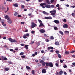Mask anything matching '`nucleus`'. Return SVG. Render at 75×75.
I'll return each instance as SVG.
<instances>
[{"label": "nucleus", "mask_w": 75, "mask_h": 75, "mask_svg": "<svg viewBox=\"0 0 75 75\" xmlns=\"http://www.w3.org/2000/svg\"><path fill=\"white\" fill-rule=\"evenodd\" d=\"M8 24H11V23H12V21L11 20V19H10V20H8Z\"/></svg>", "instance_id": "nucleus-12"}, {"label": "nucleus", "mask_w": 75, "mask_h": 75, "mask_svg": "<svg viewBox=\"0 0 75 75\" xmlns=\"http://www.w3.org/2000/svg\"><path fill=\"white\" fill-rule=\"evenodd\" d=\"M45 7L46 8H51V6L50 5H46L45 6Z\"/></svg>", "instance_id": "nucleus-13"}, {"label": "nucleus", "mask_w": 75, "mask_h": 75, "mask_svg": "<svg viewBox=\"0 0 75 75\" xmlns=\"http://www.w3.org/2000/svg\"><path fill=\"white\" fill-rule=\"evenodd\" d=\"M50 39L51 40H54V38L53 36H51L50 38Z\"/></svg>", "instance_id": "nucleus-28"}, {"label": "nucleus", "mask_w": 75, "mask_h": 75, "mask_svg": "<svg viewBox=\"0 0 75 75\" xmlns=\"http://www.w3.org/2000/svg\"><path fill=\"white\" fill-rule=\"evenodd\" d=\"M5 19H6L7 20H10V18L8 17V15H6L5 16Z\"/></svg>", "instance_id": "nucleus-5"}, {"label": "nucleus", "mask_w": 75, "mask_h": 75, "mask_svg": "<svg viewBox=\"0 0 75 75\" xmlns=\"http://www.w3.org/2000/svg\"><path fill=\"white\" fill-rule=\"evenodd\" d=\"M60 62L61 63H63V61L61 59L60 60Z\"/></svg>", "instance_id": "nucleus-53"}, {"label": "nucleus", "mask_w": 75, "mask_h": 75, "mask_svg": "<svg viewBox=\"0 0 75 75\" xmlns=\"http://www.w3.org/2000/svg\"><path fill=\"white\" fill-rule=\"evenodd\" d=\"M9 50L10 51H13V49H10V50Z\"/></svg>", "instance_id": "nucleus-63"}, {"label": "nucleus", "mask_w": 75, "mask_h": 75, "mask_svg": "<svg viewBox=\"0 0 75 75\" xmlns=\"http://www.w3.org/2000/svg\"><path fill=\"white\" fill-rule=\"evenodd\" d=\"M63 67L64 68H66L67 67V66L66 65H65L63 66Z\"/></svg>", "instance_id": "nucleus-51"}, {"label": "nucleus", "mask_w": 75, "mask_h": 75, "mask_svg": "<svg viewBox=\"0 0 75 75\" xmlns=\"http://www.w3.org/2000/svg\"><path fill=\"white\" fill-rule=\"evenodd\" d=\"M18 17H21L22 16H21V15H18Z\"/></svg>", "instance_id": "nucleus-50"}, {"label": "nucleus", "mask_w": 75, "mask_h": 75, "mask_svg": "<svg viewBox=\"0 0 75 75\" xmlns=\"http://www.w3.org/2000/svg\"><path fill=\"white\" fill-rule=\"evenodd\" d=\"M58 57L59 58H61V55L60 54H58Z\"/></svg>", "instance_id": "nucleus-21"}, {"label": "nucleus", "mask_w": 75, "mask_h": 75, "mask_svg": "<svg viewBox=\"0 0 75 75\" xmlns=\"http://www.w3.org/2000/svg\"><path fill=\"white\" fill-rule=\"evenodd\" d=\"M42 73H44V74H45V73H46L47 72V70L46 69H43L42 70Z\"/></svg>", "instance_id": "nucleus-9"}, {"label": "nucleus", "mask_w": 75, "mask_h": 75, "mask_svg": "<svg viewBox=\"0 0 75 75\" xmlns=\"http://www.w3.org/2000/svg\"><path fill=\"white\" fill-rule=\"evenodd\" d=\"M54 29L55 30H58V28L57 27H54Z\"/></svg>", "instance_id": "nucleus-25"}, {"label": "nucleus", "mask_w": 75, "mask_h": 75, "mask_svg": "<svg viewBox=\"0 0 75 75\" xmlns=\"http://www.w3.org/2000/svg\"><path fill=\"white\" fill-rule=\"evenodd\" d=\"M54 22L56 24H59V21L58 20H55L54 21Z\"/></svg>", "instance_id": "nucleus-10"}, {"label": "nucleus", "mask_w": 75, "mask_h": 75, "mask_svg": "<svg viewBox=\"0 0 75 75\" xmlns=\"http://www.w3.org/2000/svg\"><path fill=\"white\" fill-rule=\"evenodd\" d=\"M38 21H39V22L40 23H42V21H41L40 19H38Z\"/></svg>", "instance_id": "nucleus-34"}, {"label": "nucleus", "mask_w": 75, "mask_h": 75, "mask_svg": "<svg viewBox=\"0 0 75 75\" xmlns=\"http://www.w3.org/2000/svg\"><path fill=\"white\" fill-rule=\"evenodd\" d=\"M8 40L10 41L11 42H17V41L16 40V39H13V40L12 38H10L8 39Z\"/></svg>", "instance_id": "nucleus-2"}, {"label": "nucleus", "mask_w": 75, "mask_h": 75, "mask_svg": "<svg viewBox=\"0 0 75 75\" xmlns=\"http://www.w3.org/2000/svg\"><path fill=\"white\" fill-rule=\"evenodd\" d=\"M55 15V13H52L51 14V15H52V16H53Z\"/></svg>", "instance_id": "nucleus-44"}, {"label": "nucleus", "mask_w": 75, "mask_h": 75, "mask_svg": "<svg viewBox=\"0 0 75 75\" xmlns=\"http://www.w3.org/2000/svg\"><path fill=\"white\" fill-rule=\"evenodd\" d=\"M17 14H18V13H17V12H15V14H14V16H17Z\"/></svg>", "instance_id": "nucleus-41"}, {"label": "nucleus", "mask_w": 75, "mask_h": 75, "mask_svg": "<svg viewBox=\"0 0 75 75\" xmlns=\"http://www.w3.org/2000/svg\"><path fill=\"white\" fill-rule=\"evenodd\" d=\"M24 54V52H21L20 54V55H23Z\"/></svg>", "instance_id": "nucleus-35"}, {"label": "nucleus", "mask_w": 75, "mask_h": 75, "mask_svg": "<svg viewBox=\"0 0 75 75\" xmlns=\"http://www.w3.org/2000/svg\"><path fill=\"white\" fill-rule=\"evenodd\" d=\"M55 65L56 66V67H58L59 66V64H58V63H55Z\"/></svg>", "instance_id": "nucleus-42"}, {"label": "nucleus", "mask_w": 75, "mask_h": 75, "mask_svg": "<svg viewBox=\"0 0 75 75\" xmlns=\"http://www.w3.org/2000/svg\"><path fill=\"white\" fill-rule=\"evenodd\" d=\"M5 70L6 71H8V70H9V68H5Z\"/></svg>", "instance_id": "nucleus-31"}, {"label": "nucleus", "mask_w": 75, "mask_h": 75, "mask_svg": "<svg viewBox=\"0 0 75 75\" xmlns=\"http://www.w3.org/2000/svg\"><path fill=\"white\" fill-rule=\"evenodd\" d=\"M45 19H46L47 20L48 19V17H45Z\"/></svg>", "instance_id": "nucleus-56"}, {"label": "nucleus", "mask_w": 75, "mask_h": 75, "mask_svg": "<svg viewBox=\"0 0 75 75\" xmlns=\"http://www.w3.org/2000/svg\"><path fill=\"white\" fill-rule=\"evenodd\" d=\"M38 67H40L41 66V64H40V63H38Z\"/></svg>", "instance_id": "nucleus-47"}, {"label": "nucleus", "mask_w": 75, "mask_h": 75, "mask_svg": "<svg viewBox=\"0 0 75 75\" xmlns=\"http://www.w3.org/2000/svg\"><path fill=\"white\" fill-rule=\"evenodd\" d=\"M56 7H59V4H57L56 5Z\"/></svg>", "instance_id": "nucleus-43"}, {"label": "nucleus", "mask_w": 75, "mask_h": 75, "mask_svg": "<svg viewBox=\"0 0 75 75\" xmlns=\"http://www.w3.org/2000/svg\"><path fill=\"white\" fill-rule=\"evenodd\" d=\"M46 2L48 4H50L51 3H50V1L49 0H46Z\"/></svg>", "instance_id": "nucleus-14"}, {"label": "nucleus", "mask_w": 75, "mask_h": 75, "mask_svg": "<svg viewBox=\"0 0 75 75\" xmlns=\"http://www.w3.org/2000/svg\"><path fill=\"white\" fill-rule=\"evenodd\" d=\"M45 64L46 66V67H50L52 68V67H53L54 66V65L52 64V63L51 62L49 63L48 62H46Z\"/></svg>", "instance_id": "nucleus-1"}, {"label": "nucleus", "mask_w": 75, "mask_h": 75, "mask_svg": "<svg viewBox=\"0 0 75 75\" xmlns=\"http://www.w3.org/2000/svg\"><path fill=\"white\" fill-rule=\"evenodd\" d=\"M56 75H59V72H57L56 73Z\"/></svg>", "instance_id": "nucleus-60"}, {"label": "nucleus", "mask_w": 75, "mask_h": 75, "mask_svg": "<svg viewBox=\"0 0 75 75\" xmlns=\"http://www.w3.org/2000/svg\"><path fill=\"white\" fill-rule=\"evenodd\" d=\"M42 13L43 14H46V15H48V13L46 12H45L44 11H43Z\"/></svg>", "instance_id": "nucleus-17"}, {"label": "nucleus", "mask_w": 75, "mask_h": 75, "mask_svg": "<svg viewBox=\"0 0 75 75\" xmlns=\"http://www.w3.org/2000/svg\"><path fill=\"white\" fill-rule=\"evenodd\" d=\"M32 73L33 74V75H34L35 74V72L34 70L32 71Z\"/></svg>", "instance_id": "nucleus-32"}, {"label": "nucleus", "mask_w": 75, "mask_h": 75, "mask_svg": "<svg viewBox=\"0 0 75 75\" xmlns=\"http://www.w3.org/2000/svg\"><path fill=\"white\" fill-rule=\"evenodd\" d=\"M71 16H73V17H74V16H75V13H72L71 14Z\"/></svg>", "instance_id": "nucleus-29"}, {"label": "nucleus", "mask_w": 75, "mask_h": 75, "mask_svg": "<svg viewBox=\"0 0 75 75\" xmlns=\"http://www.w3.org/2000/svg\"><path fill=\"white\" fill-rule=\"evenodd\" d=\"M65 33L66 34H69V31H66L65 32Z\"/></svg>", "instance_id": "nucleus-39"}, {"label": "nucleus", "mask_w": 75, "mask_h": 75, "mask_svg": "<svg viewBox=\"0 0 75 75\" xmlns=\"http://www.w3.org/2000/svg\"><path fill=\"white\" fill-rule=\"evenodd\" d=\"M40 31L41 33H45V31L43 29L40 30Z\"/></svg>", "instance_id": "nucleus-11"}, {"label": "nucleus", "mask_w": 75, "mask_h": 75, "mask_svg": "<svg viewBox=\"0 0 75 75\" xmlns=\"http://www.w3.org/2000/svg\"><path fill=\"white\" fill-rule=\"evenodd\" d=\"M56 54H59V51H55Z\"/></svg>", "instance_id": "nucleus-37"}, {"label": "nucleus", "mask_w": 75, "mask_h": 75, "mask_svg": "<svg viewBox=\"0 0 75 75\" xmlns=\"http://www.w3.org/2000/svg\"><path fill=\"white\" fill-rule=\"evenodd\" d=\"M13 6L14 7H18V4H17V3L14 4Z\"/></svg>", "instance_id": "nucleus-16"}, {"label": "nucleus", "mask_w": 75, "mask_h": 75, "mask_svg": "<svg viewBox=\"0 0 75 75\" xmlns=\"http://www.w3.org/2000/svg\"><path fill=\"white\" fill-rule=\"evenodd\" d=\"M59 75H62V74H63V71H62V70H61L59 72Z\"/></svg>", "instance_id": "nucleus-15"}, {"label": "nucleus", "mask_w": 75, "mask_h": 75, "mask_svg": "<svg viewBox=\"0 0 75 75\" xmlns=\"http://www.w3.org/2000/svg\"><path fill=\"white\" fill-rule=\"evenodd\" d=\"M31 24L32 25L31 26V27H32V28H34L35 27H36V26H37V25H36V24H35L34 22H32Z\"/></svg>", "instance_id": "nucleus-4"}, {"label": "nucleus", "mask_w": 75, "mask_h": 75, "mask_svg": "<svg viewBox=\"0 0 75 75\" xmlns=\"http://www.w3.org/2000/svg\"><path fill=\"white\" fill-rule=\"evenodd\" d=\"M39 27H44V25L42 23V22L40 23V25H39Z\"/></svg>", "instance_id": "nucleus-8"}, {"label": "nucleus", "mask_w": 75, "mask_h": 75, "mask_svg": "<svg viewBox=\"0 0 75 75\" xmlns=\"http://www.w3.org/2000/svg\"><path fill=\"white\" fill-rule=\"evenodd\" d=\"M21 46H24V45H25V44H21Z\"/></svg>", "instance_id": "nucleus-55"}, {"label": "nucleus", "mask_w": 75, "mask_h": 75, "mask_svg": "<svg viewBox=\"0 0 75 75\" xmlns=\"http://www.w3.org/2000/svg\"><path fill=\"white\" fill-rule=\"evenodd\" d=\"M54 1V0H51L50 1L51 3H53Z\"/></svg>", "instance_id": "nucleus-61"}, {"label": "nucleus", "mask_w": 75, "mask_h": 75, "mask_svg": "<svg viewBox=\"0 0 75 75\" xmlns=\"http://www.w3.org/2000/svg\"><path fill=\"white\" fill-rule=\"evenodd\" d=\"M8 64H12V62H11V61H9L8 62Z\"/></svg>", "instance_id": "nucleus-40"}, {"label": "nucleus", "mask_w": 75, "mask_h": 75, "mask_svg": "<svg viewBox=\"0 0 75 75\" xmlns=\"http://www.w3.org/2000/svg\"><path fill=\"white\" fill-rule=\"evenodd\" d=\"M21 57L22 58H25V55L21 56Z\"/></svg>", "instance_id": "nucleus-27"}, {"label": "nucleus", "mask_w": 75, "mask_h": 75, "mask_svg": "<svg viewBox=\"0 0 75 75\" xmlns=\"http://www.w3.org/2000/svg\"><path fill=\"white\" fill-rule=\"evenodd\" d=\"M4 60L5 61H7V58L6 57H4Z\"/></svg>", "instance_id": "nucleus-54"}, {"label": "nucleus", "mask_w": 75, "mask_h": 75, "mask_svg": "<svg viewBox=\"0 0 75 75\" xmlns=\"http://www.w3.org/2000/svg\"><path fill=\"white\" fill-rule=\"evenodd\" d=\"M30 36V34L29 33H28L25 34V35H24L23 36V38H27V37H28Z\"/></svg>", "instance_id": "nucleus-3"}, {"label": "nucleus", "mask_w": 75, "mask_h": 75, "mask_svg": "<svg viewBox=\"0 0 75 75\" xmlns=\"http://www.w3.org/2000/svg\"><path fill=\"white\" fill-rule=\"evenodd\" d=\"M42 65L43 66H45V63L44 62L42 64Z\"/></svg>", "instance_id": "nucleus-38"}, {"label": "nucleus", "mask_w": 75, "mask_h": 75, "mask_svg": "<svg viewBox=\"0 0 75 75\" xmlns=\"http://www.w3.org/2000/svg\"><path fill=\"white\" fill-rule=\"evenodd\" d=\"M40 6H41L42 7V6H44L43 5V4H42V3L40 4Z\"/></svg>", "instance_id": "nucleus-52"}, {"label": "nucleus", "mask_w": 75, "mask_h": 75, "mask_svg": "<svg viewBox=\"0 0 75 75\" xmlns=\"http://www.w3.org/2000/svg\"><path fill=\"white\" fill-rule=\"evenodd\" d=\"M50 7H51V8H53L54 7V5H51Z\"/></svg>", "instance_id": "nucleus-36"}, {"label": "nucleus", "mask_w": 75, "mask_h": 75, "mask_svg": "<svg viewBox=\"0 0 75 75\" xmlns=\"http://www.w3.org/2000/svg\"><path fill=\"white\" fill-rule=\"evenodd\" d=\"M8 10H9L8 7L7 8V11H6V12H5L6 13H7V11H8Z\"/></svg>", "instance_id": "nucleus-46"}, {"label": "nucleus", "mask_w": 75, "mask_h": 75, "mask_svg": "<svg viewBox=\"0 0 75 75\" xmlns=\"http://www.w3.org/2000/svg\"><path fill=\"white\" fill-rule=\"evenodd\" d=\"M0 8L2 10H4V7L3 6H0Z\"/></svg>", "instance_id": "nucleus-19"}, {"label": "nucleus", "mask_w": 75, "mask_h": 75, "mask_svg": "<svg viewBox=\"0 0 75 75\" xmlns=\"http://www.w3.org/2000/svg\"><path fill=\"white\" fill-rule=\"evenodd\" d=\"M64 22H67V20L66 19H64L63 20Z\"/></svg>", "instance_id": "nucleus-57"}, {"label": "nucleus", "mask_w": 75, "mask_h": 75, "mask_svg": "<svg viewBox=\"0 0 75 75\" xmlns=\"http://www.w3.org/2000/svg\"><path fill=\"white\" fill-rule=\"evenodd\" d=\"M48 19L49 20H52V17H51L49 16L48 17Z\"/></svg>", "instance_id": "nucleus-26"}, {"label": "nucleus", "mask_w": 75, "mask_h": 75, "mask_svg": "<svg viewBox=\"0 0 75 75\" xmlns=\"http://www.w3.org/2000/svg\"><path fill=\"white\" fill-rule=\"evenodd\" d=\"M45 41L46 42H49V40H48V39H45Z\"/></svg>", "instance_id": "nucleus-45"}, {"label": "nucleus", "mask_w": 75, "mask_h": 75, "mask_svg": "<svg viewBox=\"0 0 75 75\" xmlns=\"http://www.w3.org/2000/svg\"><path fill=\"white\" fill-rule=\"evenodd\" d=\"M28 16L31 18H33L34 17V15H32V13H29L28 14Z\"/></svg>", "instance_id": "nucleus-7"}, {"label": "nucleus", "mask_w": 75, "mask_h": 75, "mask_svg": "<svg viewBox=\"0 0 75 75\" xmlns=\"http://www.w3.org/2000/svg\"><path fill=\"white\" fill-rule=\"evenodd\" d=\"M64 75H66L67 74V72H65V71H64Z\"/></svg>", "instance_id": "nucleus-49"}, {"label": "nucleus", "mask_w": 75, "mask_h": 75, "mask_svg": "<svg viewBox=\"0 0 75 75\" xmlns=\"http://www.w3.org/2000/svg\"><path fill=\"white\" fill-rule=\"evenodd\" d=\"M59 33L60 34H61L62 35H63V34H64V33H63V32H62L61 30H60V31H59Z\"/></svg>", "instance_id": "nucleus-24"}, {"label": "nucleus", "mask_w": 75, "mask_h": 75, "mask_svg": "<svg viewBox=\"0 0 75 75\" xmlns=\"http://www.w3.org/2000/svg\"><path fill=\"white\" fill-rule=\"evenodd\" d=\"M21 8H24V7H25V6L24 5H21Z\"/></svg>", "instance_id": "nucleus-30"}, {"label": "nucleus", "mask_w": 75, "mask_h": 75, "mask_svg": "<svg viewBox=\"0 0 75 75\" xmlns=\"http://www.w3.org/2000/svg\"><path fill=\"white\" fill-rule=\"evenodd\" d=\"M69 54V52L66 51L65 52V54Z\"/></svg>", "instance_id": "nucleus-22"}, {"label": "nucleus", "mask_w": 75, "mask_h": 75, "mask_svg": "<svg viewBox=\"0 0 75 75\" xmlns=\"http://www.w3.org/2000/svg\"><path fill=\"white\" fill-rule=\"evenodd\" d=\"M41 52L42 53V54H44V50H42Z\"/></svg>", "instance_id": "nucleus-64"}, {"label": "nucleus", "mask_w": 75, "mask_h": 75, "mask_svg": "<svg viewBox=\"0 0 75 75\" xmlns=\"http://www.w3.org/2000/svg\"><path fill=\"white\" fill-rule=\"evenodd\" d=\"M72 64L74 66V67H75V63L74 62Z\"/></svg>", "instance_id": "nucleus-59"}, {"label": "nucleus", "mask_w": 75, "mask_h": 75, "mask_svg": "<svg viewBox=\"0 0 75 75\" xmlns=\"http://www.w3.org/2000/svg\"><path fill=\"white\" fill-rule=\"evenodd\" d=\"M29 45H25V47H28Z\"/></svg>", "instance_id": "nucleus-62"}, {"label": "nucleus", "mask_w": 75, "mask_h": 75, "mask_svg": "<svg viewBox=\"0 0 75 75\" xmlns=\"http://www.w3.org/2000/svg\"><path fill=\"white\" fill-rule=\"evenodd\" d=\"M47 35H48V34H44V37H48V36H47Z\"/></svg>", "instance_id": "nucleus-33"}, {"label": "nucleus", "mask_w": 75, "mask_h": 75, "mask_svg": "<svg viewBox=\"0 0 75 75\" xmlns=\"http://www.w3.org/2000/svg\"><path fill=\"white\" fill-rule=\"evenodd\" d=\"M55 44L56 45H59V43L58 42H55Z\"/></svg>", "instance_id": "nucleus-18"}, {"label": "nucleus", "mask_w": 75, "mask_h": 75, "mask_svg": "<svg viewBox=\"0 0 75 75\" xmlns=\"http://www.w3.org/2000/svg\"><path fill=\"white\" fill-rule=\"evenodd\" d=\"M26 68L27 69H31L30 67L29 66H27L26 67Z\"/></svg>", "instance_id": "nucleus-23"}, {"label": "nucleus", "mask_w": 75, "mask_h": 75, "mask_svg": "<svg viewBox=\"0 0 75 75\" xmlns=\"http://www.w3.org/2000/svg\"><path fill=\"white\" fill-rule=\"evenodd\" d=\"M40 62L41 64H43V63H44V62H45L44 61V60H41L40 61Z\"/></svg>", "instance_id": "nucleus-20"}, {"label": "nucleus", "mask_w": 75, "mask_h": 75, "mask_svg": "<svg viewBox=\"0 0 75 75\" xmlns=\"http://www.w3.org/2000/svg\"><path fill=\"white\" fill-rule=\"evenodd\" d=\"M52 11L54 13H56V10H55Z\"/></svg>", "instance_id": "nucleus-58"}, {"label": "nucleus", "mask_w": 75, "mask_h": 75, "mask_svg": "<svg viewBox=\"0 0 75 75\" xmlns=\"http://www.w3.org/2000/svg\"><path fill=\"white\" fill-rule=\"evenodd\" d=\"M1 58H2V60H4V57L2 56Z\"/></svg>", "instance_id": "nucleus-48"}, {"label": "nucleus", "mask_w": 75, "mask_h": 75, "mask_svg": "<svg viewBox=\"0 0 75 75\" xmlns=\"http://www.w3.org/2000/svg\"><path fill=\"white\" fill-rule=\"evenodd\" d=\"M63 27L64 28H67L68 27V25L67 24H65L64 25H63Z\"/></svg>", "instance_id": "nucleus-6"}]
</instances>
